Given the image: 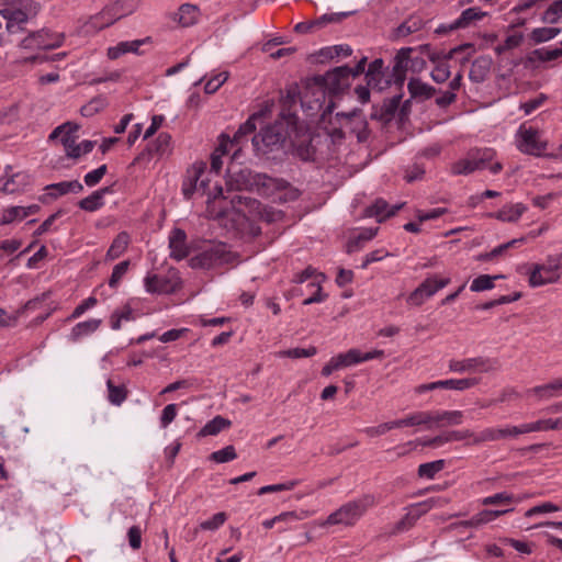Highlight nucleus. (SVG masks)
I'll return each mask as SVG.
<instances>
[{"instance_id":"obj_4","label":"nucleus","mask_w":562,"mask_h":562,"mask_svg":"<svg viewBox=\"0 0 562 562\" xmlns=\"http://www.w3.org/2000/svg\"><path fill=\"white\" fill-rule=\"evenodd\" d=\"M375 499L372 495H364L358 499L348 502L331 513L327 518L328 525H355L364 513L374 505Z\"/></svg>"},{"instance_id":"obj_37","label":"nucleus","mask_w":562,"mask_h":562,"mask_svg":"<svg viewBox=\"0 0 562 562\" xmlns=\"http://www.w3.org/2000/svg\"><path fill=\"white\" fill-rule=\"evenodd\" d=\"M407 89L413 98L424 97L429 99L437 92L436 88L423 82L418 78H412L408 81Z\"/></svg>"},{"instance_id":"obj_15","label":"nucleus","mask_w":562,"mask_h":562,"mask_svg":"<svg viewBox=\"0 0 562 562\" xmlns=\"http://www.w3.org/2000/svg\"><path fill=\"white\" fill-rule=\"evenodd\" d=\"M383 350H373L362 353L359 349H349L347 352L339 353L334 357L339 369L350 367L360 362L369 361L376 358H383Z\"/></svg>"},{"instance_id":"obj_46","label":"nucleus","mask_w":562,"mask_h":562,"mask_svg":"<svg viewBox=\"0 0 562 562\" xmlns=\"http://www.w3.org/2000/svg\"><path fill=\"white\" fill-rule=\"evenodd\" d=\"M366 79L368 87H370L371 89H375L378 91H383L386 88H389L392 83H394L393 77L391 76V72L389 70L383 71L378 76H372L373 80H371V77H366Z\"/></svg>"},{"instance_id":"obj_2","label":"nucleus","mask_w":562,"mask_h":562,"mask_svg":"<svg viewBox=\"0 0 562 562\" xmlns=\"http://www.w3.org/2000/svg\"><path fill=\"white\" fill-rule=\"evenodd\" d=\"M293 132H297V116L295 113H280V117L271 125L256 134L251 142L257 153L268 155L283 149Z\"/></svg>"},{"instance_id":"obj_11","label":"nucleus","mask_w":562,"mask_h":562,"mask_svg":"<svg viewBox=\"0 0 562 562\" xmlns=\"http://www.w3.org/2000/svg\"><path fill=\"white\" fill-rule=\"evenodd\" d=\"M496 368V362L487 358L475 357L463 360L452 359L449 361V369L452 372H488Z\"/></svg>"},{"instance_id":"obj_54","label":"nucleus","mask_w":562,"mask_h":562,"mask_svg":"<svg viewBox=\"0 0 562 562\" xmlns=\"http://www.w3.org/2000/svg\"><path fill=\"white\" fill-rule=\"evenodd\" d=\"M299 97H300L299 87L296 85L291 86L286 90V94L284 97H282V100H281L282 111L281 112H284L285 115H288L289 113H293L291 111V108L293 104L296 103Z\"/></svg>"},{"instance_id":"obj_38","label":"nucleus","mask_w":562,"mask_h":562,"mask_svg":"<svg viewBox=\"0 0 562 562\" xmlns=\"http://www.w3.org/2000/svg\"><path fill=\"white\" fill-rule=\"evenodd\" d=\"M101 319H89L86 322L78 323L70 333V340L77 341L81 337L94 333L101 325Z\"/></svg>"},{"instance_id":"obj_56","label":"nucleus","mask_w":562,"mask_h":562,"mask_svg":"<svg viewBox=\"0 0 562 562\" xmlns=\"http://www.w3.org/2000/svg\"><path fill=\"white\" fill-rule=\"evenodd\" d=\"M236 457L237 454L234 446L229 445L221 450L212 452L210 454V460L217 463H224L236 459Z\"/></svg>"},{"instance_id":"obj_3","label":"nucleus","mask_w":562,"mask_h":562,"mask_svg":"<svg viewBox=\"0 0 562 562\" xmlns=\"http://www.w3.org/2000/svg\"><path fill=\"white\" fill-rule=\"evenodd\" d=\"M226 184L229 190L256 192L261 196H271L278 191L288 188L289 183L266 173L254 172L248 168L238 170L228 169Z\"/></svg>"},{"instance_id":"obj_29","label":"nucleus","mask_w":562,"mask_h":562,"mask_svg":"<svg viewBox=\"0 0 562 562\" xmlns=\"http://www.w3.org/2000/svg\"><path fill=\"white\" fill-rule=\"evenodd\" d=\"M434 425L437 428L457 426L462 424L463 413L461 411H435L432 412Z\"/></svg>"},{"instance_id":"obj_35","label":"nucleus","mask_w":562,"mask_h":562,"mask_svg":"<svg viewBox=\"0 0 562 562\" xmlns=\"http://www.w3.org/2000/svg\"><path fill=\"white\" fill-rule=\"evenodd\" d=\"M560 390H562V379H557L547 384L532 387L529 390V393L536 395L539 400H549L557 396Z\"/></svg>"},{"instance_id":"obj_5","label":"nucleus","mask_w":562,"mask_h":562,"mask_svg":"<svg viewBox=\"0 0 562 562\" xmlns=\"http://www.w3.org/2000/svg\"><path fill=\"white\" fill-rule=\"evenodd\" d=\"M135 10L134 0H116L103 8L101 12L91 16L86 23L89 30L100 31L110 25L115 21L131 14Z\"/></svg>"},{"instance_id":"obj_24","label":"nucleus","mask_w":562,"mask_h":562,"mask_svg":"<svg viewBox=\"0 0 562 562\" xmlns=\"http://www.w3.org/2000/svg\"><path fill=\"white\" fill-rule=\"evenodd\" d=\"M45 190L47 191L48 196L57 199L58 196L67 193L78 194L82 192L83 186L78 180L61 181L46 186Z\"/></svg>"},{"instance_id":"obj_53","label":"nucleus","mask_w":562,"mask_h":562,"mask_svg":"<svg viewBox=\"0 0 562 562\" xmlns=\"http://www.w3.org/2000/svg\"><path fill=\"white\" fill-rule=\"evenodd\" d=\"M324 279H325V276L323 273H319L318 276H316V280H313L308 284L310 286L316 288V290H315L314 294H312V296H310L303 301V305L319 303V302H323L327 297V295L323 293L322 286H321V283Z\"/></svg>"},{"instance_id":"obj_39","label":"nucleus","mask_w":562,"mask_h":562,"mask_svg":"<svg viewBox=\"0 0 562 562\" xmlns=\"http://www.w3.org/2000/svg\"><path fill=\"white\" fill-rule=\"evenodd\" d=\"M71 127L72 128H66V131H64L60 140L65 147L67 156L77 159L79 158V149L74 147V142L77 140L75 133L78 131L79 126L71 122Z\"/></svg>"},{"instance_id":"obj_60","label":"nucleus","mask_w":562,"mask_h":562,"mask_svg":"<svg viewBox=\"0 0 562 562\" xmlns=\"http://www.w3.org/2000/svg\"><path fill=\"white\" fill-rule=\"evenodd\" d=\"M128 266H130V261L128 260L121 261L120 263L114 266L112 274H111V277L109 279V285L111 288L114 289V288H116L119 285L120 281L122 280L124 274L127 272Z\"/></svg>"},{"instance_id":"obj_17","label":"nucleus","mask_w":562,"mask_h":562,"mask_svg":"<svg viewBox=\"0 0 562 562\" xmlns=\"http://www.w3.org/2000/svg\"><path fill=\"white\" fill-rule=\"evenodd\" d=\"M37 13L36 4L26 0L21 8H5L0 10V15L5 21H11L18 24V29H21V25L27 22L31 16H34Z\"/></svg>"},{"instance_id":"obj_9","label":"nucleus","mask_w":562,"mask_h":562,"mask_svg":"<svg viewBox=\"0 0 562 562\" xmlns=\"http://www.w3.org/2000/svg\"><path fill=\"white\" fill-rule=\"evenodd\" d=\"M335 119L336 121H342L341 125L351 134H355L359 143H364L369 139V124L362 114V110L353 109L349 112H338Z\"/></svg>"},{"instance_id":"obj_50","label":"nucleus","mask_w":562,"mask_h":562,"mask_svg":"<svg viewBox=\"0 0 562 562\" xmlns=\"http://www.w3.org/2000/svg\"><path fill=\"white\" fill-rule=\"evenodd\" d=\"M171 137L167 133H160L155 142L149 146V154H156L159 156L165 155L170 146Z\"/></svg>"},{"instance_id":"obj_27","label":"nucleus","mask_w":562,"mask_h":562,"mask_svg":"<svg viewBox=\"0 0 562 562\" xmlns=\"http://www.w3.org/2000/svg\"><path fill=\"white\" fill-rule=\"evenodd\" d=\"M402 100V94H395L390 99L384 100L380 110H374L371 113V119L383 122H390L395 112L397 111Z\"/></svg>"},{"instance_id":"obj_13","label":"nucleus","mask_w":562,"mask_h":562,"mask_svg":"<svg viewBox=\"0 0 562 562\" xmlns=\"http://www.w3.org/2000/svg\"><path fill=\"white\" fill-rule=\"evenodd\" d=\"M297 157L304 161L314 160L315 147L312 145V138L308 133L297 125V132H293L289 139Z\"/></svg>"},{"instance_id":"obj_26","label":"nucleus","mask_w":562,"mask_h":562,"mask_svg":"<svg viewBox=\"0 0 562 562\" xmlns=\"http://www.w3.org/2000/svg\"><path fill=\"white\" fill-rule=\"evenodd\" d=\"M492 66V59L487 56H479L476 59L473 60L469 78L471 81L475 83H481L485 81L490 74V69Z\"/></svg>"},{"instance_id":"obj_18","label":"nucleus","mask_w":562,"mask_h":562,"mask_svg":"<svg viewBox=\"0 0 562 562\" xmlns=\"http://www.w3.org/2000/svg\"><path fill=\"white\" fill-rule=\"evenodd\" d=\"M547 148V142L540 138L539 132L535 128H528L521 132V143L519 149L528 155L541 156Z\"/></svg>"},{"instance_id":"obj_8","label":"nucleus","mask_w":562,"mask_h":562,"mask_svg":"<svg viewBox=\"0 0 562 562\" xmlns=\"http://www.w3.org/2000/svg\"><path fill=\"white\" fill-rule=\"evenodd\" d=\"M206 164L199 161L188 168L183 182L182 194L190 200L194 193L205 194L207 191L210 179L206 175Z\"/></svg>"},{"instance_id":"obj_6","label":"nucleus","mask_w":562,"mask_h":562,"mask_svg":"<svg viewBox=\"0 0 562 562\" xmlns=\"http://www.w3.org/2000/svg\"><path fill=\"white\" fill-rule=\"evenodd\" d=\"M234 260V254L224 243H217L204 249L189 260L193 269H211L216 266L229 263Z\"/></svg>"},{"instance_id":"obj_63","label":"nucleus","mask_w":562,"mask_h":562,"mask_svg":"<svg viewBox=\"0 0 562 562\" xmlns=\"http://www.w3.org/2000/svg\"><path fill=\"white\" fill-rule=\"evenodd\" d=\"M514 501V496L507 492H501L492 496H487L482 499L484 506L490 505H505L510 504Z\"/></svg>"},{"instance_id":"obj_1","label":"nucleus","mask_w":562,"mask_h":562,"mask_svg":"<svg viewBox=\"0 0 562 562\" xmlns=\"http://www.w3.org/2000/svg\"><path fill=\"white\" fill-rule=\"evenodd\" d=\"M353 79L351 67L345 65L328 70L324 75H317L313 78L315 86L318 88L316 92H312L311 89L300 98L302 108L307 111H322L321 120L324 122L327 115H330L335 103L329 101L325 104V92L336 95L342 93L351 86Z\"/></svg>"},{"instance_id":"obj_49","label":"nucleus","mask_w":562,"mask_h":562,"mask_svg":"<svg viewBox=\"0 0 562 562\" xmlns=\"http://www.w3.org/2000/svg\"><path fill=\"white\" fill-rule=\"evenodd\" d=\"M504 278L503 276H494L491 277L488 274H482L476 277L471 283V291L481 292L485 290H491L494 288V280Z\"/></svg>"},{"instance_id":"obj_25","label":"nucleus","mask_w":562,"mask_h":562,"mask_svg":"<svg viewBox=\"0 0 562 562\" xmlns=\"http://www.w3.org/2000/svg\"><path fill=\"white\" fill-rule=\"evenodd\" d=\"M422 54L426 55L431 63H438L440 60H449L456 54L463 52L465 49H473V44L465 43L461 44L452 49H450L447 54H442L441 52H434L429 44H423L418 47Z\"/></svg>"},{"instance_id":"obj_19","label":"nucleus","mask_w":562,"mask_h":562,"mask_svg":"<svg viewBox=\"0 0 562 562\" xmlns=\"http://www.w3.org/2000/svg\"><path fill=\"white\" fill-rule=\"evenodd\" d=\"M477 379L475 378H468V379H450V380H443V381H437L431 382L428 384H423L419 386L418 391H431L435 389H447V390H457V391H463L467 389H470L477 384Z\"/></svg>"},{"instance_id":"obj_48","label":"nucleus","mask_w":562,"mask_h":562,"mask_svg":"<svg viewBox=\"0 0 562 562\" xmlns=\"http://www.w3.org/2000/svg\"><path fill=\"white\" fill-rule=\"evenodd\" d=\"M560 57H562L561 48H554V49L538 48L530 53L528 59L530 61L539 60V61L546 63V61L555 60Z\"/></svg>"},{"instance_id":"obj_31","label":"nucleus","mask_w":562,"mask_h":562,"mask_svg":"<svg viewBox=\"0 0 562 562\" xmlns=\"http://www.w3.org/2000/svg\"><path fill=\"white\" fill-rule=\"evenodd\" d=\"M147 41H149V37L144 40L120 42L116 46L110 47L108 49V57L110 59H116L126 53L139 54V47Z\"/></svg>"},{"instance_id":"obj_34","label":"nucleus","mask_w":562,"mask_h":562,"mask_svg":"<svg viewBox=\"0 0 562 562\" xmlns=\"http://www.w3.org/2000/svg\"><path fill=\"white\" fill-rule=\"evenodd\" d=\"M231 142V138L222 134L220 136V144L214 150V153L211 155V171H214L215 173H218L222 169L223 161L222 157L227 154L228 148L231 147L228 143Z\"/></svg>"},{"instance_id":"obj_51","label":"nucleus","mask_w":562,"mask_h":562,"mask_svg":"<svg viewBox=\"0 0 562 562\" xmlns=\"http://www.w3.org/2000/svg\"><path fill=\"white\" fill-rule=\"evenodd\" d=\"M106 99L103 97H95L90 100L87 104L82 105L80 112L83 116H93L99 111L106 106Z\"/></svg>"},{"instance_id":"obj_52","label":"nucleus","mask_w":562,"mask_h":562,"mask_svg":"<svg viewBox=\"0 0 562 562\" xmlns=\"http://www.w3.org/2000/svg\"><path fill=\"white\" fill-rule=\"evenodd\" d=\"M317 353V349L314 346L308 348H293L280 351L278 355L282 358H291V359H300V358H310Z\"/></svg>"},{"instance_id":"obj_14","label":"nucleus","mask_w":562,"mask_h":562,"mask_svg":"<svg viewBox=\"0 0 562 562\" xmlns=\"http://www.w3.org/2000/svg\"><path fill=\"white\" fill-rule=\"evenodd\" d=\"M44 35H53L49 30L43 29L37 32L31 33L29 36L21 41V47L23 48H40V49H53L59 47L64 40V34H57L55 42H48L44 40Z\"/></svg>"},{"instance_id":"obj_28","label":"nucleus","mask_w":562,"mask_h":562,"mask_svg":"<svg viewBox=\"0 0 562 562\" xmlns=\"http://www.w3.org/2000/svg\"><path fill=\"white\" fill-rule=\"evenodd\" d=\"M111 187L101 188L94 192H92L89 196L83 198L78 202V206L87 212H94L101 209L104 204L103 198L105 194L111 193Z\"/></svg>"},{"instance_id":"obj_59","label":"nucleus","mask_w":562,"mask_h":562,"mask_svg":"<svg viewBox=\"0 0 562 562\" xmlns=\"http://www.w3.org/2000/svg\"><path fill=\"white\" fill-rule=\"evenodd\" d=\"M409 417H411V426H422V425H425L427 426V428H431L432 425H434V416H432V412L430 411H420V412H415L413 414H409Z\"/></svg>"},{"instance_id":"obj_30","label":"nucleus","mask_w":562,"mask_h":562,"mask_svg":"<svg viewBox=\"0 0 562 562\" xmlns=\"http://www.w3.org/2000/svg\"><path fill=\"white\" fill-rule=\"evenodd\" d=\"M512 510L513 509H504V510L484 509V510L480 512L479 514L474 515L472 518L459 522V525L467 527V528H477V527L482 526L483 524L492 521L496 517L504 515Z\"/></svg>"},{"instance_id":"obj_7","label":"nucleus","mask_w":562,"mask_h":562,"mask_svg":"<svg viewBox=\"0 0 562 562\" xmlns=\"http://www.w3.org/2000/svg\"><path fill=\"white\" fill-rule=\"evenodd\" d=\"M562 255L549 256L544 263H535L529 271V284L532 288L555 283L561 274Z\"/></svg>"},{"instance_id":"obj_16","label":"nucleus","mask_w":562,"mask_h":562,"mask_svg":"<svg viewBox=\"0 0 562 562\" xmlns=\"http://www.w3.org/2000/svg\"><path fill=\"white\" fill-rule=\"evenodd\" d=\"M415 50L413 47L401 48L394 59L391 76L393 77L394 85L400 88L404 85L406 72L409 69L411 54Z\"/></svg>"},{"instance_id":"obj_40","label":"nucleus","mask_w":562,"mask_h":562,"mask_svg":"<svg viewBox=\"0 0 562 562\" xmlns=\"http://www.w3.org/2000/svg\"><path fill=\"white\" fill-rule=\"evenodd\" d=\"M485 14L486 13L481 11L479 8H469L454 21V27L465 29L471 24V22L481 20Z\"/></svg>"},{"instance_id":"obj_21","label":"nucleus","mask_w":562,"mask_h":562,"mask_svg":"<svg viewBox=\"0 0 562 562\" xmlns=\"http://www.w3.org/2000/svg\"><path fill=\"white\" fill-rule=\"evenodd\" d=\"M425 23L426 22L420 15L412 14L392 31L391 40L397 41L413 33H416L425 26Z\"/></svg>"},{"instance_id":"obj_32","label":"nucleus","mask_w":562,"mask_h":562,"mask_svg":"<svg viewBox=\"0 0 562 562\" xmlns=\"http://www.w3.org/2000/svg\"><path fill=\"white\" fill-rule=\"evenodd\" d=\"M178 23L183 27L194 25L200 18V9L195 4L183 3L178 10Z\"/></svg>"},{"instance_id":"obj_47","label":"nucleus","mask_w":562,"mask_h":562,"mask_svg":"<svg viewBox=\"0 0 562 562\" xmlns=\"http://www.w3.org/2000/svg\"><path fill=\"white\" fill-rule=\"evenodd\" d=\"M560 32L559 27H537L530 33V40L535 44L544 43L554 38Z\"/></svg>"},{"instance_id":"obj_12","label":"nucleus","mask_w":562,"mask_h":562,"mask_svg":"<svg viewBox=\"0 0 562 562\" xmlns=\"http://www.w3.org/2000/svg\"><path fill=\"white\" fill-rule=\"evenodd\" d=\"M179 278L176 273L170 277L159 274H147L144 284L148 293L169 294L179 288Z\"/></svg>"},{"instance_id":"obj_44","label":"nucleus","mask_w":562,"mask_h":562,"mask_svg":"<svg viewBox=\"0 0 562 562\" xmlns=\"http://www.w3.org/2000/svg\"><path fill=\"white\" fill-rule=\"evenodd\" d=\"M562 20V0L553 1L541 15V21L548 24H557Z\"/></svg>"},{"instance_id":"obj_43","label":"nucleus","mask_w":562,"mask_h":562,"mask_svg":"<svg viewBox=\"0 0 562 562\" xmlns=\"http://www.w3.org/2000/svg\"><path fill=\"white\" fill-rule=\"evenodd\" d=\"M446 467V461L443 459L426 462L418 467L417 473L419 477L425 479H434L437 473L442 471Z\"/></svg>"},{"instance_id":"obj_55","label":"nucleus","mask_w":562,"mask_h":562,"mask_svg":"<svg viewBox=\"0 0 562 562\" xmlns=\"http://www.w3.org/2000/svg\"><path fill=\"white\" fill-rule=\"evenodd\" d=\"M447 61L448 60H440V61L436 63L437 65L430 74L431 79L435 82L442 83L449 79L451 72H450V67L447 64Z\"/></svg>"},{"instance_id":"obj_61","label":"nucleus","mask_w":562,"mask_h":562,"mask_svg":"<svg viewBox=\"0 0 562 562\" xmlns=\"http://www.w3.org/2000/svg\"><path fill=\"white\" fill-rule=\"evenodd\" d=\"M351 13L352 12L326 13L323 14L321 18L314 20V24H316V27H323L328 23H339L345 18L349 16Z\"/></svg>"},{"instance_id":"obj_10","label":"nucleus","mask_w":562,"mask_h":562,"mask_svg":"<svg viewBox=\"0 0 562 562\" xmlns=\"http://www.w3.org/2000/svg\"><path fill=\"white\" fill-rule=\"evenodd\" d=\"M449 278L437 279L429 277L425 279L408 296L407 302L414 306H419L424 301L432 296L437 291L448 285Z\"/></svg>"},{"instance_id":"obj_64","label":"nucleus","mask_w":562,"mask_h":562,"mask_svg":"<svg viewBox=\"0 0 562 562\" xmlns=\"http://www.w3.org/2000/svg\"><path fill=\"white\" fill-rule=\"evenodd\" d=\"M498 440L497 428H485L482 431L477 432L473 436L472 445L479 446L483 442L487 441H496Z\"/></svg>"},{"instance_id":"obj_57","label":"nucleus","mask_w":562,"mask_h":562,"mask_svg":"<svg viewBox=\"0 0 562 562\" xmlns=\"http://www.w3.org/2000/svg\"><path fill=\"white\" fill-rule=\"evenodd\" d=\"M231 203L233 207L236 209L238 212H241V205H245L250 210H259L261 205L260 202L254 198L243 196L238 194L232 198Z\"/></svg>"},{"instance_id":"obj_45","label":"nucleus","mask_w":562,"mask_h":562,"mask_svg":"<svg viewBox=\"0 0 562 562\" xmlns=\"http://www.w3.org/2000/svg\"><path fill=\"white\" fill-rule=\"evenodd\" d=\"M109 395L108 398L113 405H121L127 396V390L125 385H115L112 380H108L106 382Z\"/></svg>"},{"instance_id":"obj_22","label":"nucleus","mask_w":562,"mask_h":562,"mask_svg":"<svg viewBox=\"0 0 562 562\" xmlns=\"http://www.w3.org/2000/svg\"><path fill=\"white\" fill-rule=\"evenodd\" d=\"M403 206L404 203H400L390 207L386 201L378 199L372 205L366 209V215L375 216L379 218V222H382L385 218L394 216Z\"/></svg>"},{"instance_id":"obj_33","label":"nucleus","mask_w":562,"mask_h":562,"mask_svg":"<svg viewBox=\"0 0 562 562\" xmlns=\"http://www.w3.org/2000/svg\"><path fill=\"white\" fill-rule=\"evenodd\" d=\"M130 241L131 237L127 232L119 233L108 249L105 259L112 261L121 257L127 249Z\"/></svg>"},{"instance_id":"obj_62","label":"nucleus","mask_w":562,"mask_h":562,"mask_svg":"<svg viewBox=\"0 0 562 562\" xmlns=\"http://www.w3.org/2000/svg\"><path fill=\"white\" fill-rule=\"evenodd\" d=\"M227 79H228L227 71H223V72L215 75L214 77H212L210 80L206 81V83L204 86L205 93H207V94L215 93L222 87V85H224V82Z\"/></svg>"},{"instance_id":"obj_20","label":"nucleus","mask_w":562,"mask_h":562,"mask_svg":"<svg viewBox=\"0 0 562 562\" xmlns=\"http://www.w3.org/2000/svg\"><path fill=\"white\" fill-rule=\"evenodd\" d=\"M170 257L175 260H182L189 255L187 235L181 228H175L169 237Z\"/></svg>"},{"instance_id":"obj_41","label":"nucleus","mask_w":562,"mask_h":562,"mask_svg":"<svg viewBox=\"0 0 562 562\" xmlns=\"http://www.w3.org/2000/svg\"><path fill=\"white\" fill-rule=\"evenodd\" d=\"M484 169L483 165L480 162L476 156H473L468 159L459 160L453 165V172L456 175H468L475 170Z\"/></svg>"},{"instance_id":"obj_36","label":"nucleus","mask_w":562,"mask_h":562,"mask_svg":"<svg viewBox=\"0 0 562 562\" xmlns=\"http://www.w3.org/2000/svg\"><path fill=\"white\" fill-rule=\"evenodd\" d=\"M232 425V422L227 418H224L222 416H215L212 420L207 422L204 427L199 431V436L205 437V436H215L222 430L229 428Z\"/></svg>"},{"instance_id":"obj_58","label":"nucleus","mask_w":562,"mask_h":562,"mask_svg":"<svg viewBox=\"0 0 562 562\" xmlns=\"http://www.w3.org/2000/svg\"><path fill=\"white\" fill-rule=\"evenodd\" d=\"M23 218H25V212L22 206H10L3 211V214L0 217V225H7L15 220Z\"/></svg>"},{"instance_id":"obj_42","label":"nucleus","mask_w":562,"mask_h":562,"mask_svg":"<svg viewBox=\"0 0 562 562\" xmlns=\"http://www.w3.org/2000/svg\"><path fill=\"white\" fill-rule=\"evenodd\" d=\"M526 210L527 207L521 203L507 205L498 211L497 218L504 222H516Z\"/></svg>"},{"instance_id":"obj_23","label":"nucleus","mask_w":562,"mask_h":562,"mask_svg":"<svg viewBox=\"0 0 562 562\" xmlns=\"http://www.w3.org/2000/svg\"><path fill=\"white\" fill-rule=\"evenodd\" d=\"M262 115L260 113H254L252 115H250L248 117V120L243 123L239 128L236 131V133L234 134V137L231 139V142L228 143V145L231 147L233 146H238V148L235 150L234 155H233V158H236L239 150H240V145L243 143V139L252 134L255 131H256V121L258 119H260Z\"/></svg>"}]
</instances>
